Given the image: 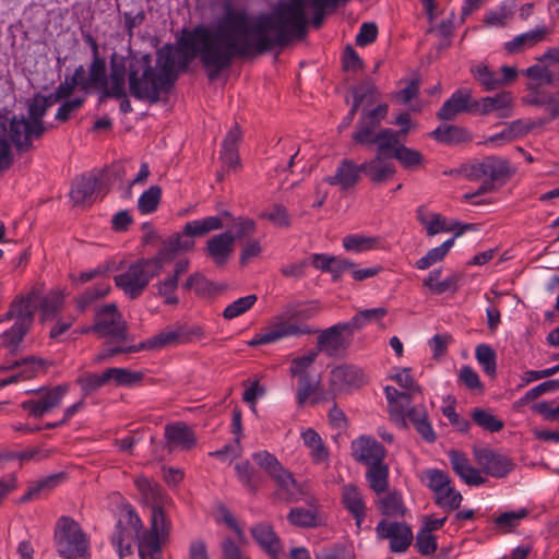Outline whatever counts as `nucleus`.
Segmentation results:
<instances>
[{"label":"nucleus","instance_id":"c85d7f7f","mask_svg":"<svg viewBox=\"0 0 559 559\" xmlns=\"http://www.w3.org/2000/svg\"><path fill=\"white\" fill-rule=\"evenodd\" d=\"M390 158H395L406 170H417L425 162L424 155L412 147L401 143L400 135H396V143L389 147Z\"/></svg>","mask_w":559,"mask_h":559},{"label":"nucleus","instance_id":"58836bf2","mask_svg":"<svg viewBox=\"0 0 559 559\" xmlns=\"http://www.w3.org/2000/svg\"><path fill=\"white\" fill-rule=\"evenodd\" d=\"M429 135L436 141L449 145L460 144L471 140L467 130L459 126H440Z\"/></svg>","mask_w":559,"mask_h":559},{"label":"nucleus","instance_id":"8fccbe9b","mask_svg":"<svg viewBox=\"0 0 559 559\" xmlns=\"http://www.w3.org/2000/svg\"><path fill=\"white\" fill-rule=\"evenodd\" d=\"M475 80L487 92L495 91L501 87L500 74L490 71L485 64H477L472 69Z\"/></svg>","mask_w":559,"mask_h":559},{"label":"nucleus","instance_id":"680f3d73","mask_svg":"<svg viewBox=\"0 0 559 559\" xmlns=\"http://www.w3.org/2000/svg\"><path fill=\"white\" fill-rule=\"evenodd\" d=\"M319 386L320 380H313L311 376L298 378L296 393L298 406H304L310 396L316 395L319 391Z\"/></svg>","mask_w":559,"mask_h":559},{"label":"nucleus","instance_id":"c756f323","mask_svg":"<svg viewBox=\"0 0 559 559\" xmlns=\"http://www.w3.org/2000/svg\"><path fill=\"white\" fill-rule=\"evenodd\" d=\"M342 501L344 507L354 516L357 530L359 531L366 518V506L361 492L353 484L344 485L342 487Z\"/></svg>","mask_w":559,"mask_h":559},{"label":"nucleus","instance_id":"aec40b11","mask_svg":"<svg viewBox=\"0 0 559 559\" xmlns=\"http://www.w3.org/2000/svg\"><path fill=\"white\" fill-rule=\"evenodd\" d=\"M461 112L475 114L474 100L468 90L455 91L439 109L437 117L440 120H453Z\"/></svg>","mask_w":559,"mask_h":559},{"label":"nucleus","instance_id":"0eeeda50","mask_svg":"<svg viewBox=\"0 0 559 559\" xmlns=\"http://www.w3.org/2000/svg\"><path fill=\"white\" fill-rule=\"evenodd\" d=\"M169 531L170 522L159 502L153 503L150 530H142V534L139 537L140 558L163 559L162 544L166 540Z\"/></svg>","mask_w":559,"mask_h":559},{"label":"nucleus","instance_id":"774afa93","mask_svg":"<svg viewBox=\"0 0 559 559\" xmlns=\"http://www.w3.org/2000/svg\"><path fill=\"white\" fill-rule=\"evenodd\" d=\"M63 305V296L58 290H51L41 298L39 308L44 317H49L58 312Z\"/></svg>","mask_w":559,"mask_h":559},{"label":"nucleus","instance_id":"4468645a","mask_svg":"<svg viewBox=\"0 0 559 559\" xmlns=\"http://www.w3.org/2000/svg\"><path fill=\"white\" fill-rule=\"evenodd\" d=\"M377 537L389 540L392 552H404L413 542V532L406 523L381 520L376 526Z\"/></svg>","mask_w":559,"mask_h":559},{"label":"nucleus","instance_id":"6e6552de","mask_svg":"<svg viewBox=\"0 0 559 559\" xmlns=\"http://www.w3.org/2000/svg\"><path fill=\"white\" fill-rule=\"evenodd\" d=\"M204 336V331L200 325L176 324L173 328H166L158 334L139 343L142 350H160L167 347L187 344L193 338Z\"/></svg>","mask_w":559,"mask_h":559},{"label":"nucleus","instance_id":"09e8293b","mask_svg":"<svg viewBox=\"0 0 559 559\" xmlns=\"http://www.w3.org/2000/svg\"><path fill=\"white\" fill-rule=\"evenodd\" d=\"M386 314L388 310L382 307L365 309L357 312L347 323L352 331H356L362 329L367 323L380 322Z\"/></svg>","mask_w":559,"mask_h":559},{"label":"nucleus","instance_id":"7c9ffc66","mask_svg":"<svg viewBox=\"0 0 559 559\" xmlns=\"http://www.w3.org/2000/svg\"><path fill=\"white\" fill-rule=\"evenodd\" d=\"M362 173L359 165L353 160L344 158L341 160L335 174L326 177L325 181L331 186H340L342 190H348L359 180V174Z\"/></svg>","mask_w":559,"mask_h":559},{"label":"nucleus","instance_id":"6ab92c4d","mask_svg":"<svg viewBox=\"0 0 559 559\" xmlns=\"http://www.w3.org/2000/svg\"><path fill=\"white\" fill-rule=\"evenodd\" d=\"M390 158L389 148H383L382 152L377 147V155L368 162L359 165L361 171L370 179L372 183H384L396 173L395 166L385 160Z\"/></svg>","mask_w":559,"mask_h":559},{"label":"nucleus","instance_id":"5701e85b","mask_svg":"<svg viewBox=\"0 0 559 559\" xmlns=\"http://www.w3.org/2000/svg\"><path fill=\"white\" fill-rule=\"evenodd\" d=\"M41 286L37 285L24 296H16L10 305L9 310L5 312L7 319H12L13 316L29 317L34 322L35 312L41 300Z\"/></svg>","mask_w":559,"mask_h":559},{"label":"nucleus","instance_id":"4be33fe9","mask_svg":"<svg viewBox=\"0 0 559 559\" xmlns=\"http://www.w3.org/2000/svg\"><path fill=\"white\" fill-rule=\"evenodd\" d=\"M235 249V237L230 231H225L211 237L206 241L204 251L217 266L224 265Z\"/></svg>","mask_w":559,"mask_h":559},{"label":"nucleus","instance_id":"e433bc0d","mask_svg":"<svg viewBox=\"0 0 559 559\" xmlns=\"http://www.w3.org/2000/svg\"><path fill=\"white\" fill-rule=\"evenodd\" d=\"M66 479L64 473L49 475L43 479L33 481L28 485L27 491L20 498L21 503L36 499L43 492H49Z\"/></svg>","mask_w":559,"mask_h":559},{"label":"nucleus","instance_id":"4c0bfd02","mask_svg":"<svg viewBox=\"0 0 559 559\" xmlns=\"http://www.w3.org/2000/svg\"><path fill=\"white\" fill-rule=\"evenodd\" d=\"M366 479L370 489L377 495L384 493L389 488V466L384 462L367 466Z\"/></svg>","mask_w":559,"mask_h":559},{"label":"nucleus","instance_id":"a878e982","mask_svg":"<svg viewBox=\"0 0 559 559\" xmlns=\"http://www.w3.org/2000/svg\"><path fill=\"white\" fill-rule=\"evenodd\" d=\"M250 533L255 543L272 559H280L282 543L272 525L267 523H259L250 528Z\"/></svg>","mask_w":559,"mask_h":559},{"label":"nucleus","instance_id":"7ed1b4c3","mask_svg":"<svg viewBox=\"0 0 559 559\" xmlns=\"http://www.w3.org/2000/svg\"><path fill=\"white\" fill-rule=\"evenodd\" d=\"M28 117L13 116L10 120L9 138L17 152L33 148V139H39L46 131L43 118L47 114V103L44 95L36 94L27 102Z\"/></svg>","mask_w":559,"mask_h":559},{"label":"nucleus","instance_id":"f8f14e48","mask_svg":"<svg viewBox=\"0 0 559 559\" xmlns=\"http://www.w3.org/2000/svg\"><path fill=\"white\" fill-rule=\"evenodd\" d=\"M365 382V376L360 368L353 365H341L330 372V389L321 396L313 397L311 403L333 400L337 393L349 388H358Z\"/></svg>","mask_w":559,"mask_h":559},{"label":"nucleus","instance_id":"2f4dec72","mask_svg":"<svg viewBox=\"0 0 559 559\" xmlns=\"http://www.w3.org/2000/svg\"><path fill=\"white\" fill-rule=\"evenodd\" d=\"M273 480L278 487V497L286 502H297L307 493L305 487L297 483L288 469L283 471Z\"/></svg>","mask_w":559,"mask_h":559},{"label":"nucleus","instance_id":"a19ab883","mask_svg":"<svg viewBox=\"0 0 559 559\" xmlns=\"http://www.w3.org/2000/svg\"><path fill=\"white\" fill-rule=\"evenodd\" d=\"M545 29L538 28L533 29L527 33L520 34L515 36L512 40L507 41L504 44V49L509 53H519L523 51L526 48L533 47L537 43L544 39L545 37Z\"/></svg>","mask_w":559,"mask_h":559},{"label":"nucleus","instance_id":"79ce46f5","mask_svg":"<svg viewBox=\"0 0 559 559\" xmlns=\"http://www.w3.org/2000/svg\"><path fill=\"white\" fill-rule=\"evenodd\" d=\"M378 507L388 518H404L407 511L401 493L395 490L381 498Z\"/></svg>","mask_w":559,"mask_h":559},{"label":"nucleus","instance_id":"39448f33","mask_svg":"<svg viewBox=\"0 0 559 559\" xmlns=\"http://www.w3.org/2000/svg\"><path fill=\"white\" fill-rule=\"evenodd\" d=\"M58 554L63 559H80L90 556V542L78 522L69 516H61L53 535Z\"/></svg>","mask_w":559,"mask_h":559},{"label":"nucleus","instance_id":"49530a36","mask_svg":"<svg viewBox=\"0 0 559 559\" xmlns=\"http://www.w3.org/2000/svg\"><path fill=\"white\" fill-rule=\"evenodd\" d=\"M110 292L108 282L97 283L95 286L85 289L76 298V308L80 311H85L94 301L105 297Z\"/></svg>","mask_w":559,"mask_h":559},{"label":"nucleus","instance_id":"dca6fc26","mask_svg":"<svg viewBox=\"0 0 559 559\" xmlns=\"http://www.w3.org/2000/svg\"><path fill=\"white\" fill-rule=\"evenodd\" d=\"M474 459L484 473L496 478L506 477L514 468L510 457L487 448L475 449Z\"/></svg>","mask_w":559,"mask_h":559},{"label":"nucleus","instance_id":"3c124183","mask_svg":"<svg viewBox=\"0 0 559 559\" xmlns=\"http://www.w3.org/2000/svg\"><path fill=\"white\" fill-rule=\"evenodd\" d=\"M471 416L473 421L478 427L489 432H498L504 427V424L501 419L497 418L493 414L483 408L473 409Z\"/></svg>","mask_w":559,"mask_h":559},{"label":"nucleus","instance_id":"2eb2a0df","mask_svg":"<svg viewBox=\"0 0 559 559\" xmlns=\"http://www.w3.org/2000/svg\"><path fill=\"white\" fill-rule=\"evenodd\" d=\"M464 171L468 179L479 180L488 177L493 182H504L511 176L508 159L497 156H487L481 162L465 167Z\"/></svg>","mask_w":559,"mask_h":559},{"label":"nucleus","instance_id":"c03bdc74","mask_svg":"<svg viewBox=\"0 0 559 559\" xmlns=\"http://www.w3.org/2000/svg\"><path fill=\"white\" fill-rule=\"evenodd\" d=\"M253 462L262 468L272 479L278 476L286 468L277 457L266 450L258 451L252 454Z\"/></svg>","mask_w":559,"mask_h":559},{"label":"nucleus","instance_id":"412c9836","mask_svg":"<svg viewBox=\"0 0 559 559\" xmlns=\"http://www.w3.org/2000/svg\"><path fill=\"white\" fill-rule=\"evenodd\" d=\"M448 457L454 473L468 486L485 484L486 478L479 469L475 468L465 453L457 450H450Z\"/></svg>","mask_w":559,"mask_h":559},{"label":"nucleus","instance_id":"ea45409f","mask_svg":"<svg viewBox=\"0 0 559 559\" xmlns=\"http://www.w3.org/2000/svg\"><path fill=\"white\" fill-rule=\"evenodd\" d=\"M235 472L238 480L249 492L255 493L259 490L263 478L249 461L237 463Z\"/></svg>","mask_w":559,"mask_h":559},{"label":"nucleus","instance_id":"c9c22d12","mask_svg":"<svg viewBox=\"0 0 559 559\" xmlns=\"http://www.w3.org/2000/svg\"><path fill=\"white\" fill-rule=\"evenodd\" d=\"M223 227L224 224L219 216H206L201 219L187 222L180 235L193 240L194 237H204L211 231L222 229Z\"/></svg>","mask_w":559,"mask_h":559},{"label":"nucleus","instance_id":"393cba45","mask_svg":"<svg viewBox=\"0 0 559 559\" xmlns=\"http://www.w3.org/2000/svg\"><path fill=\"white\" fill-rule=\"evenodd\" d=\"M513 97L510 92H501L492 97H483L474 100L475 114L489 115L496 111L498 118H508L511 116Z\"/></svg>","mask_w":559,"mask_h":559},{"label":"nucleus","instance_id":"a211bd4d","mask_svg":"<svg viewBox=\"0 0 559 559\" xmlns=\"http://www.w3.org/2000/svg\"><path fill=\"white\" fill-rule=\"evenodd\" d=\"M344 332H353L347 322L334 324L322 330L318 336V354L323 352L329 357L337 356L347 348V343L343 337Z\"/></svg>","mask_w":559,"mask_h":559},{"label":"nucleus","instance_id":"bf43d9fd","mask_svg":"<svg viewBox=\"0 0 559 559\" xmlns=\"http://www.w3.org/2000/svg\"><path fill=\"white\" fill-rule=\"evenodd\" d=\"M107 381H114L117 385H132L142 380V373L138 371H130L126 368H108L105 370Z\"/></svg>","mask_w":559,"mask_h":559},{"label":"nucleus","instance_id":"bb28decb","mask_svg":"<svg viewBox=\"0 0 559 559\" xmlns=\"http://www.w3.org/2000/svg\"><path fill=\"white\" fill-rule=\"evenodd\" d=\"M194 247V240L183 237L180 233L168 237L162 245L157 254L148 260H154L163 271L164 263L171 261L178 251H190Z\"/></svg>","mask_w":559,"mask_h":559},{"label":"nucleus","instance_id":"ddd939ff","mask_svg":"<svg viewBox=\"0 0 559 559\" xmlns=\"http://www.w3.org/2000/svg\"><path fill=\"white\" fill-rule=\"evenodd\" d=\"M418 222L425 227L428 237L436 236L441 233L454 231V240L467 230H476L475 224H462L460 222L448 223L447 218L439 213H430L425 205H420L416 210Z\"/></svg>","mask_w":559,"mask_h":559},{"label":"nucleus","instance_id":"6e6d98bb","mask_svg":"<svg viewBox=\"0 0 559 559\" xmlns=\"http://www.w3.org/2000/svg\"><path fill=\"white\" fill-rule=\"evenodd\" d=\"M162 198V189L159 186H151L144 191L138 201V209L143 214H150L157 210Z\"/></svg>","mask_w":559,"mask_h":559},{"label":"nucleus","instance_id":"69168bd1","mask_svg":"<svg viewBox=\"0 0 559 559\" xmlns=\"http://www.w3.org/2000/svg\"><path fill=\"white\" fill-rule=\"evenodd\" d=\"M134 485L147 500H152L153 503L160 501L162 489L157 484L144 476H139L134 479Z\"/></svg>","mask_w":559,"mask_h":559},{"label":"nucleus","instance_id":"0e129e2a","mask_svg":"<svg viewBox=\"0 0 559 559\" xmlns=\"http://www.w3.org/2000/svg\"><path fill=\"white\" fill-rule=\"evenodd\" d=\"M318 352L311 350L307 355L296 357L290 362L289 372L293 377H307L308 368L316 361Z\"/></svg>","mask_w":559,"mask_h":559},{"label":"nucleus","instance_id":"f3484780","mask_svg":"<svg viewBox=\"0 0 559 559\" xmlns=\"http://www.w3.org/2000/svg\"><path fill=\"white\" fill-rule=\"evenodd\" d=\"M386 450L372 437L361 436L352 442V456L366 466L384 462Z\"/></svg>","mask_w":559,"mask_h":559},{"label":"nucleus","instance_id":"de8ad7c7","mask_svg":"<svg viewBox=\"0 0 559 559\" xmlns=\"http://www.w3.org/2000/svg\"><path fill=\"white\" fill-rule=\"evenodd\" d=\"M454 245V238H450L439 247L430 249L421 259L416 262L418 270H427L431 265L442 261Z\"/></svg>","mask_w":559,"mask_h":559},{"label":"nucleus","instance_id":"e2e57ef3","mask_svg":"<svg viewBox=\"0 0 559 559\" xmlns=\"http://www.w3.org/2000/svg\"><path fill=\"white\" fill-rule=\"evenodd\" d=\"M88 86H106L107 78H106V62L103 58L97 56H93V61L90 66V74H88Z\"/></svg>","mask_w":559,"mask_h":559},{"label":"nucleus","instance_id":"5fc2aeb1","mask_svg":"<svg viewBox=\"0 0 559 559\" xmlns=\"http://www.w3.org/2000/svg\"><path fill=\"white\" fill-rule=\"evenodd\" d=\"M258 297L254 294L240 297L237 300L229 304L223 311V317L226 320H233L248 310H250L257 302Z\"/></svg>","mask_w":559,"mask_h":559},{"label":"nucleus","instance_id":"f257e3e1","mask_svg":"<svg viewBox=\"0 0 559 559\" xmlns=\"http://www.w3.org/2000/svg\"><path fill=\"white\" fill-rule=\"evenodd\" d=\"M308 17L305 0H280L269 12L257 15L230 3L211 25L198 24L183 33L179 49L165 46L156 53L129 59V92L138 100L155 104L168 94L185 70L198 57L209 80H216L235 59L263 55L275 47H286L307 35Z\"/></svg>","mask_w":559,"mask_h":559},{"label":"nucleus","instance_id":"603ef678","mask_svg":"<svg viewBox=\"0 0 559 559\" xmlns=\"http://www.w3.org/2000/svg\"><path fill=\"white\" fill-rule=\"evenodd\" d=\"M262 219L270 221L274 226L281 228H289L292 225L290 215L286 206L281 203H274L266 211L259 214Z\"/></svg>","mask_w":559,"mask_h":559},{"label":"nucleus","instance_id":"473e14b6","mask_svg":"<svg viewBox=\"0 0 559 559\" xmlns=\"http://www.w3.org/2000/svg\"><path fill=\"white\" fill-rule=\"evenodd\" d=\"M165 438L169 447L190 450L197 443L192 429L185 423L169 424L165 427Z\"/></svg>","mask_w":559,"mask_h":559},{"label":"nucleus","instance_id":"052dcab7","mask_svg":"<svg viewBox=\"0 0 559 559\" xmlns=\"http://www.w3.org/2000/svg\"><path fill=\"white\" fill-rule=\"evenodd\" d=\"M435 495L436 503L447 511H454L459 509L463 500L462 495L451 485L444 488V490H440Z\"/></svg>","mask_w":559,"mask_h":559},{"label":"nucleus","instance_id":"37998d69","mask_svg":"<svg viewBox=\"0 0 559 559\" xmlns=\"http://www.w3.org/2000/svg\"><path fill=\"white\" fill-rule=\"evenodd\" d=\"M20 366H28L29 369H31V373L22 372V373H16V374H13L11 377L1 379L0 380V389L7 386L9 384L16 383L21 378H32L33 377V372H35L39 367L43 366V360L36 358L35 356H29V357H26V358H24L22 360H16L12 365L1 366L0 367V371H7V370L15 369V368H17Z\"/></svg>","mask_w":559,"mask_h":559},{"label":"nucleus","instance_id":"4d7b16f0","mask_svg":"<svg viewBox=\"0 0 559 559\" xmlns=\"http://www.w3.org/2000/svg\"><path fill=\"white\" fill-rule=\"evenodd\" d=\"M106 371L100 374L90 372L79 377L76 383L81 386L83 396H88L108 383Z\"/></svg>","mask_w":559,"mask_h":559},{"label":"nucleus","instance_id":"864d4df0","mask_svg":"<svg viewBox=\"0 0 559 559\" xmlns=\"http://www.w3.org/2000/svg\"><path fill=\"white\" fill-rule=\"evenodd\" d=\"M528 515V510L522 508L518 511L503 512L495 519V525L501 533H509Z\"/></svg>","mask_w":559,"mask_h":559},{"label":"nucleus","instance_id":"9d476101","mask_svg":"<svg viewBox=\"0 0 559 559\" xmlns=\"http://www.w3.org/2000/svg\"><path fill=\"white\" fill-rule=\"evenodd\" d=\"M86 332H94L99 337H110L123 343L128 336V328L118 308L114 304L100 308L95 316V323L87 326Z\"/></svg>","mask_w":559,"mask_h":559},{"label":"nucleus","instance_id":"cd10ccee","mask_svg":"<svg viewBox=\"0 0 559 559\" xmlns=\"http://www.w3.org/2000/svg\"><path fill=\"white\" fill-rule=\"evenodd\" d=\"M304 445L309 450V455L313 464L329 466L330 451L321 438L313 429L308 428L301 432Z\"/></svg>","mask_w":559,"mask_h":559},{"label":"nucleus","instance_id":"338daca9","mask_svg":"<svg viewBox=\"0 0 559 559\" xmlns=\"http://www.w3.org/2000/svg\"><path fill=\"white\" fill-rule=\"evenodd\" d=\"M183 288L187 290H194L199 296H206L212 293V284L199 272L191 274L187 278L183 284Z\"/></svg>","mask_w":559,"mask_h":559},{"label":"nucleus","instance_id":"72a5a7b5","mask_svg":"<svg viewBox=\"0 0 559 559\" xmlns=\"http://www.w3.org/2000/svg\"><path fill=\"white\" fill-rule=\"evenodd\" d=\"M99 188L100 183L96 176L82 175L73 181L70 198L74 204H84L92 199Z\"/></svg>","mask_w":559,"mask_h":559},{"label":"nucleus","instance_id":"1a4fd4ad","mask_svg":"<svg viewBox=\"0 0 559 559\" xmlns=\"http://www.w3.org/2000/svg\"><path fill=\"white\" fill-rule=\"evenodd\" d=\"M143 523L138 513L129 508L118 520L115 532L111 535V544L116 548L120 559L132 554V540L142 534Z\"/></svg>","mask_w":559,"mask_h":559},{"label":"nucleus","instance_id":"a18cd8bd","mask_svg":"<svg viewBox=\"0 0 559 559\" xmlns=\"http://www.w3.org/2000/svg\"><path fill=\"white\" fill-rule=\"evenodd\" d=\"M380 243L378 237H370L360 234L348 235L343 238V247L346 251L364 252L376 249Z\"/></svg>","mask_w":559,"mask_h":559},{"label":"nucleus","instance_id":"f704fd0d","mask_svg":"<svg viewBox=\"0 0 559 559\" xmlns=\"http://www.w3.org/2000/svg\"><path fill=\"white\" fill-rule=\"evenodd\" d=\"M15 320L13 326L5 332H3L0 336V344L5 348L15 349L19 344L23 341L24 336L29 332L33 326V321H31L29 317H21L13 316Z\"/></svg>","mask_w":559,"mask_h":559},{"label":"nucleus","instance_id":"20e7f679","mask_svg":"<svg viewBox=\"0 0 559 559\" xmlns=\"http://www.w3.org/2000/svg\"><path fill=\"white\" fill-rule=\"evenodd\" d=\"M388 114L389 105L385 103L371 109L364 107L352 135L353 141L362 146L377 145L381 152L396 143V135H400V132L390 128L379 129Z\"/></svg>","mask_w":559,"mask_h":559},{"label":"nucleus","instance_id":"423d86ee","mask_svg":"<svg viewBox=\"0 0 559 559\" xmlns=\"http://www.w3.org/2000/svg\"><path fill=\"white\" fill-rule=\"evenodd\" d=\"M160 274V266L154 260L138 259L128 269L115 275L116 286L130 299L139 298L147 288L150 282Z\"/></svg>","mask_w":559,"mask_h":559},{"label":"nucleus","instance_id":"b1692460","mask_svg":"<svg viewBox=\"0 0 559 559\" xmlns=\"http://www.w3.org/2000/svg\"><path fill=\"white\" fill-rule=\"evenodd\" d=\"M189 265V259H181L177 261L175 263L173 274L168 275L162 281H158L155 284L157 296L162 297L166 305H177L179 302V299L176 295L178 278L188 271Z\"/></svg>","mask_w":559,"mask_h":559},{"label":"nucleus","instance_id":"9b49d317","mask_svg":"<svg viewBox=\"0 0 559 559\" xmlns=\"http://www.w3.org/2000/svg\"><path fill=\"white\" fill-rule=\"evenodd\" d=\"M69 389V384L62 383L50 389L40 388L28 391L27 393H35L36 397L24 401L21 408L34 418H41L45 414L60 406Z\"/></svg>","mask_w":559,"mask_h":559},{"label":"nucleus","instance_id":"13d9d810","mask_svg":"<svg viewBox=\"0 0 559 559\" xmlns=\"http://www.w3.org/2000/svg\"><path fill=\"white\" fill-rule=\"evenodd\" d=\"M475 356L479 365L483 367V370L488 376L493 377L497 370V356L495 350L487 344H479L476 346Z\"/></svg>","mask_w":559,"mask_h":559},{"label":"nucleus","instance_id":"f03ea898","mask_svg":"<svg viewBox=\"0 0 559 559\" xmlns=\"http://www.w3.org/2000/svg\"><path fill=\"white\" fill-rule=\"evenodd\" d=\"M321 310L318 302L312 301L308 305H293L286 307L284 312L276 316L273 322L257 333L249 342L250 347L276 343L290 336H300L311 334L313 331L306 324H299V320H309L317 316Z\"/></svg>","mask_w":559,"mask_h":559}]
</instances>
